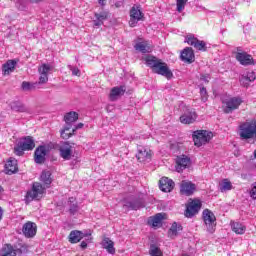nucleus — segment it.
I'll use <instances>...</instances> for the list:
<instances>
[{"instance_id":"nucleus-1","label":"nucleus","mask_w":256,"mask_h":256,"mask_svg":"<svg viewBox=\"0 0 256 256\" xmlns=\"http://www.w3.org/2000/svg\"><path fill=\"white\" fill-rule=\"evenodd\" d=\"M46 187L40 182H34L32 184L31 190L27 191L25 195L26 203H31V201H39L43 199V194L46 191Z\"/></svg>"},{"instance_id":"nucleus-2","label":"nucleus","mask_w":256,"mask_h":256,"mask_svg":"<svg viewBox=\"0 0 256 256\" xmlns=\"http://www.w3.org/2000/svg\"><path fill=\"white\" fill-rule=\"evenodd\" d=\"M239 136L242 141H247L248 139H255L256 137V120L250 122H244L240 125Z\"/></svg>"},{"instance_id":"nucleus-3","label":"nucleus","mask_w":256,"mask_h":256,"mask_svg":"<svg viewBox=\"0 0 256 256\" xmlns=\"http://www.w3.org/2000/svg\"><path fill=\"white\" fill-rule=\"evenodd\" d=\"M35 149V141L31 136L25 137L14 146V154L23 157L25 151H33Z\"/></svg>"},{"instance_id":"nucleus-4","label":"nucleus","mask_w":256,"mask_h":256,"mask_svg":"<svg viewBox=\"0 0 256 256\" xmlns=\"http://www.w3.org/2000/svg\"><path fill=\"white\" fill-rule=\"evenodd\" d=\"M195 147L207 145L213 139V132L207 130H196L192 134Z\"/></svg>"},{"instance_id":"nucleus-5","label":"nucleus","mask_w":256,"mask_h":256,"mask_svg":"<svg viewBox=\"0 0 256 256\" xmlns=\"http://www.w3.org/2000/svg\"><path fill=\"white\" fill-rule=\"evenodd\" d=\"M202 219L208 233H213L217 227V217H215V214L211 210L205 209L202 212Z\"/></svg>"},{"instance_id":"nucleus-6","label":"nucleus","mask_w":256,"mask_h":256,"mask_svg":"<svg viewBox=\"0 0 256 256\" xmlns=\"http://www.w3.org/2000/svg\"><path fill=\"white\" fill-rule=\"evenodd\" d=\"M241 105H243V99L241 97H232L223 102V111L229 114L232 111H237Z\"/></svg>"},{"instance_id":"nucleus-7","label":"nucleus","mask_w":256,"mask_h":256,"mask_svg":"<svg viewBox=\"0 0 256 256\" xmlns=\"http://www.w3.org/2000/svg\"><path fill=\"white\" fill-rule=\"evenodd\" d=\"M235 57L236 61H238L240 65H243L244 67H247L249 65H255V59H253V56L241 50V48H237Z\"/></svg>"},{"instance_id":"nucleus-8","label":"nucleus","mask_w":256,"mask_h":256,"mask_svg":"<svg viewBox=\"0 0 256 256\" xmlns=\"http://www.w3.org/2000/svg\"><path fill=\"white\" fill-rule=\"evenodd\" d=\"M153 73H156L157 75H162V77H166V79L173 78V72L171 71V69H169L167 63L163 62L162 60H160L157 66L153 69Z\"/></svg>"},{"instance_id":"nucleus-9","label":"nucleus","mask_w":256,"mask_h":256,"mask_svg":"<svg viewBox=\"0 0 256 256\" xmlns=\"http://www.w3.org/2000/svg\"><path fill=\"white\" fill-rule=\"evenodd\" d=\"M153 155V150L150 148L141 147L138 148L136 159L139 161V163H149L151 159H153Z\"/></svg>"},{"instance_id":"nucleus-10","label":"nucleus","mask_w":256,"mask_h":256,"mask_svg":"<svg viewBox=\"0 0 256 256\" xmlns=\"http://www.w3.org/2000/svg\"><path fill=\"white\" fill-rule=\"evenodd\" d=\"M201 201L199 199H194L189 202V204L186 207L185 210V217L191 218L194 217V215H197L199 211L201 210Z\"/></svg>"},{"instance_id":"nucleus-11","label":"nucleus","mask_w":256,"mask_h":256,"mask_svg":"<svg viewBox=\"0 0 256 256\" xmlns=\"http://www.w3.org/2000/svg\"><path fill=\"white\" fill-rule=\"evenodd\" d=\"M58 150L64 161H69L73 157V146L69 142H62Z\"/></svg>"},{"instance_id":"nucleus-12","label":"nucleus","mask_w":256,"mask_h":256,"mask_svg":"<svg viewBox=\"0 0 256 256\" xmlns=\"http://www.w3.org/2000/svg\"><path fill=\"white\" fill-rule=\"evenodd\" d=\"M22 233L26 239H33L37 235V224L27 221L22 227Z\"/></svg>"},{"instance_id":"nucleus-13","label":"nucleus","mask_w":256,"mask_h":256,"mask_svg":"<svg viewBox=\"0 0 256 256\" xmlns=\"http://www.w3.org/2000/svg\"><path fill=\"white\" fill-rule=\"evenodd\" d=\"M142 19H143V12H141V9L133 6L130 10V20H129L130 27H137V24Z\"/></svg>"},{"instance_id":"nucleus-14","label":"nucleus","mask_w":256,"mask_h":256,"mask_svg":"<svg viewBox=\"0 0 256 256\" xmlns=\"http://www.w3.org/2000/svg\"><path fill=\"white\" fill-rule=\"evenodd\" d=\"M197 186L191 181L183 180L180 184V193L181 195H186L187 197H191L195 193Z\"/></svg>"},{"instance_id":"nucleus-15","label":"nucleus","mask_w":256,"mask_h":256,"mask_svg":"<svg viewBox=\"0 0 256 256\" xmlns=\"http://www.w3.org/2000/svg\"><path fill=\"white\" fill-rule=\"evenodd\" d=\"M180 59L184 63H188V65H191V63H195V52L193 51V48H184L181 52Z\"/></svg>"},{"instance_id":"nucleus-16","label":"nucleus","mask_w":256,"mask_h":256,"mask_svg":"<svg viewBox=\"0 0 256 256\" xmlns=\"http://www.w3.org/2000/svg\"><path fill=\"white\" fill-rule=\"evenodd\" d=\"M186 43L194 47V49H196L197 51H207V44L205 43V41L199 40L193 36L187 37Z\"/></svg>"},{"instance_id":"nucleus-17","label":"nucleus","mask_w":256,"mask_h":256,"mask_svg":"<svg viewBox=\"0 0 256 256\" xmlns=\"http://www.w3.org/2000/svg\"><path fill=\"white\" fill-rule=\"evenodd\" d=\"M191 165V158L186 155H181L176 158V171L181 173L183 170L187 169Z\"/></svg>"},{"instance_id":"nucleus-18","label":"nucleus","mask_w":256,"mask_h":256,"mask_svg":"<svg viewBox=\"0 0 256 256\" xmlns=\"http://www.w3.org/2000/svg\"><path fill=\"white\" fill-rule=\"evenodd\" d=\"M45 157H47V146H38L34 152L35 163L39 165L45 163Z\"/></svg>"},{"instance_id":"nucleus-19","label":"nucleus","mask_w":256,"mask_h":256,"mask_svg":"<svg viewBox=\"0 0 256 256\" xmlns=\"http://www.w3.org/2000/svg\"><path fill=\"white\" fill-rule=\"evenodd\" d=\"M175 188V182L167 177H162L159 180V189L163 191V193H171Z\"/></svg>"},{"instance_id":"nucleus-20","label":"nucleus","mask_w":256,"mask_h":256,"mask_svg":"<svg viewBox=\"0 0 256 256\" xmlns=\"http://www.w3.org/2000/svg\"><path fill=\"white\" fill-rule=\"evenodd\" d=\"M125 91H127V88L125 87V85L113 87L110 90V94H109L110 101H117L118 97L125 95Z\"/></svg>"},{"instance_id":"nucleus-21","label":"nucleus","mask_w":256,"mask_h":256,"mask_svg":"<svg viewBox=\"0 0 256 256\" xmlns=\"http://www.w3.org/2000/svg\"><path fill=\"white\" fill-rule=\"evenodd\" d=\"M83 126H84L83 123L77 124L74 128H72V132H70V133H65V131H70L71 125L65 126V127L60 131V137H61L62 139H71V137H73V135H75V131H77L78 129H83Z\"/></svg>"},{"instance_id":"nucleus-22","label":"nucleus","mask_w":256,"mask_h":256,"mask_svg":"<svg viewBox=\"0 0 256 256\" xmlns=\"http://www.w3.org/2000/svg\"><path fill=\"white\" fill-rule=\"evenodd\" d=\"M17 253H23L21 249H15L11 244H4L0 250L1 256H17Z\"/></svg>"},{"instance_id":"nucleus-23","label":"nucleus","mask_w":256,"mask_h":256,"mask_svg":"<svg viewBox=\"0 0 256 256\" xmlns=\"http://www.w3.org/2000/svg\"><path fill=\"white\" fill-rule=\"evenodd\" d=\"M197 121V112L189 111L180 116V122L184 125H191Z\"/></svg>"},{"instance_id":"nucleus-24","label":"nucleus","mask_w":256,"mask_h":256,"mask_svg":"<svg viewBox=\"0 0 256 256\" xmlns=\"http://www.w3.org/2000/svg\"><path fill=\"white\" fill-rule=\"evenodd\" d=\"M19 171L17 166V160L15 158H10L5 164V173L6 175H13Z\"/></svg>"},{"instance_id":"nucleus-25","label":"nucleus","mask_w":256,"mask_h":256,"mask_svg":"<svg viewBox=\"0 0 256 256\" xmlns=\"http://www.w3.org/2000/svg\"><path fill=\"white\" fill-rule=\"evenodd\" d=\"M101 245L103 249H106L107 253L115 255V242H113L109 237L104 236Z\"/></svg>"},{"instance_id":"nucleus-26","label":"nucleus","mask_w":256,"mask_h":256,"mask_svg":"<svg viewBox=\"0 0 256 256\" xmlns=\"http://www.w3.org/2000/svg\"><path fill=\"white\" fill-rule=\"evenodd\" d=\"M163 219H165V214L158 213L148 220V225H151V227L157 229L158 227H162Z\"/></svg>"},{"instance_id":"nucleus-27","label":"nucleus","mask_w":256,"mask_h":256,"mask_svg":"<svg viewBox=\"0 0 256 256\" xmlns=\"http://www.w3.org/2000/svg\"><path fill=\"white\" fill-rule=\"evenodd\" d=\"M94 17L96 20L93 21L94 27H101L103 25V21H107L109 19V12L103 11L100 13H94Z\"/></svg>"},{"instance_id":"nucleus-28","label":"nucleus","mask_w":256,"mask_h":256,"mask_svg":"<svg viewBox=\"0 0 256 256\" xmlns=\"http://www.w3.org/2000/svg\"><path fill=\"white\" fill-rule=\"evenodd\" d=\"M136 51H140V53H151L153 51V46L149 43V41L138 42L134 46Z\"/></svg>"},{"instance_id":"nucleus-29","label":"nucleus","mask_w":256,"mask_h":256,"mask_svg":"<svg viewBox=\"0 0 256 256\" xmlns=\"http://www.w3.org/2000/svg\"><path fill=\"white\" fill-rule=\"evenodd\" d=\"M16 66H17V61L8 60L5 64L2 65L3 75H11V73H13V71H15Z\"/></svg>"},{"instance_id":"nucleus-30","label":"nucleus","mask_w":256,"mask_h":256,"mask_svg":"<svg viewBox=\"0 0 256 256\" xmlns=\"http://www.w3.org/2000/svg\"><path fill=\"white\" fill-rule=\"evenodd\" d=\"M230 227L236 235H245V231H247V227L240 222L231 221Z\"/></svg>"},{"instance_id":"nucleus-31","label":"nucleus","mask_w":256,"mask_h":256,"mask_svg":"<svg viewBox=\"0 0 256 256\" xmlns=\"http://www.w3.org/2000/svg\"><path fill=\"white\" fill-rule=\"evenodd\" d=\"M143 61H145L147 67H150V69H152L153 71L157 67V65L161 62V59L155 56L147 55L143 58Z\"/></svg>"},{"instance_id":"nucleus-32","label":"nucleus","mask_w":256,"mask_h":256,"mask_svg":"<svg viewBox=\"0 0 256 256\" xmlns=\"http://www.w3.org/2000/svg\"><path fill=\"white\" fill-rule=\"evenodd\" d=\"M40 181H41V183H43V185H44V187H46V189H49V187L51 186V183H53V177L51 176V172L43 171L40 176Z\"/></svg>"},{"instance_id":"nucleus-33","label":"nucleus","mask_w":256,"mask_h":256,"mask_svg":"<svg viewBox=\"0 0 256 256\" xmlns=\"http://www.w3.org/2000/svg\"><path fill=\"white\" fill-rule=\"evenodd\" d=\"M83 239V233L79 230H72L68 236L69 243H79Z\"/></svg>"},{"instance_id":"nucleus-34","label":"nucleus","mask_w":256,"mask_h":256,"mask_svg":"<svg viewBox=\"0 0 256 256\" xmlns=\"http://www.w3.org/2000/svg\"><path fill=\"white\" fill-rule=\"evenodd\" d=\"M181 231H183V226L174 222L168 230V236H170L171 239H174V237H177Z\"/></svg>"},{"instance_id":"nucleus-35","label":"nucleus","mask_w":256,"mask_h":256,"mask_svg":"<svg viewBox=\"0 0 256 256\" xmlns=\"http://www.w3.org/2000/svg\"><path fill=\"white\" fill-rule=\"evenodd\" d=\"M79 119V114L77 112H68L64 116V121L66 123V127H69L71 123H75Z\"/></svg>"},{"instance_id":"nucleus-36","label":"nucleus","mask_w":256,"mask_h":256,"mask_svg":"<svg viewBox=\"0 0 256 256\" xmlns=\"http://www.w3.org/2000/svg\"><path fill=\"white\" fill-rule=\"evenodd\" d=\"M149 255L150 256H163V251L161 248L157 246V244H151L149 248Z\"/></svg>"},{"instance_id":"nucleus-37","label":"nucleus","mask_w":256,"mask_h":256,"mask_svg":"<svg viewBox=\"0 0 256 256\" xmlns=\"http://www.w3.org/2000/svg\"><path fill=\"white\" fill-rule=\"evenodd\" d=\"M233 189V184L230 182L229 179H223L222 183L220 184V191L223 193L225 191H231Z\"/></svg>"},{"instance_id":"nucleus-38","label":"nucleus","mask_w":256,"mask_h":256,"mask_svg":"<svg viewBox=\"0 0 256 256\" xmlns=\"http://www.w3.org/2000/svg\"><path fill=\"white\" fill-rule=\"evenodd\" d=\"M255 79H256L255 72L251 71V72H248L247 75H242L240 81L241 83H245L246 81L248 83H252L253 81H255Z\"/></svg>"},{"instance_id":"nucleus-39","label":"nucleus","mask_w":256,"mask_h":256,"mask_svg":"<svg viewBox=\"0 0 256 256\" xmlns=\"http://www.w3.org/2000/svg\"><path fill=\"white\" fill-rule=\"evenodd\" d=\"M12 111H16L18 113H25V111H27V108L22 103L14 102L12 104Z\"/></svg>"},{"instance_id":"nucleus-40","label":"nucleus","mask_w":256,"mask_h":256,"mask_svg":"<svg viewBox=\"0 0 256 256\" xmlns=\"http://www.w3.org/2000/svg\"><path fill=\"white\" fill-rule=\"evenodd\" d=\"M51 71V66L49 64H42L38 68V73L43 75H49V72Z\"/></svg>"},{"instance_id":"nucleus-41","label":"nucleus","mask_w":256,"mask_h":256,"mask_svg":"<svg viewBox=\"0 0 256 256\" xmlns=\"http://www.w3.org/2000/svg\"><path fill=\"white\" fill-rule=\"evenodd\" d=\"M187 1L189 0H176V7L178 13H182L183 9H185V6L187 5Z\"/></svg>"},{"instance_id":"nucleus-42","label":"nucleus","mask_w":256,"mask_h":256,"mask_svg":"<svg viewBox=\"0 0 256 256\" xmlns=\"http://www.w3.org/2000/svg\"><path fill=\"white\" fill-rule=\"evenodd\" d=\"M21 87H22L23 91H33V89H35V84L24 81V82H22Z\"/></svg>"},{"instance_id":"nucleus-43","label":"nucleus","mask_w":256,"mask_h":256,"mask_svg":"<svg viewBox=\"0 0 256 256\" xmlns=\"http://www.w3.org/2000/svg\"><path fill=\"white\" fill-rule=\"evenodd\" d=\"M127 207H129L133 211H137V209H141V202L139 201L128 202Z\"/></svg>"},{"instance_id":"nucleus-44","label":"nucleus","mask_w":256,"mask_h":256,"mask_svg":"<svg viewBox=\"0 0 256 256\" xmlns=\"http://www.w3.org/2000/svg\"><path fill=\"white\" fill-rule=\"evenodd\" d=\"M47 81H49V75H47V74H40L39 84L43 85V84L47 83Z\"/></svg>"},{"instance_id":"nucleus-45","label":"nucleus","mask_w":256,"mask_h":256,"mask_svg":"<svg viewBox=\"0 0 256 256\" xmlns=\"http://www.w3.org/2000/svg\"><path fill=\"white\" fill-rule=\"evenodd\" d=\"M77 211H79V206L77 205V203L75 204H71L69 212L71 215H75V213H77Z\"/></svg>"},{"instance_id":"nucleus-46","label":"nucleus","mask_w":256,"mask_h":256,"mask_svg":"<svg viewBox=\"0 0 256 256\" xmlns=\"http://www.w3.org/2000/svg\"><path fill=\"white\" fill-rule=\"evenodd\" d=\"M200 81H203L204 83H209V81H211V75L209 74L200 75Z\"/></svg>"},{"instance_id":"nucleus-47","label":"nucleus","mask_w":256,"mask_h":256,"mask_svg":"<svg viewBox=\"0 0 256 256\" xmlns=\"http://www.w3.org/2000/svg\"><path fill=\"white\" fill-rule=\"evenodd\" d=\"M72 75L76 76V77H81V70H79V68H72Z\"/></svg>"},{"instance_id":"nucleus-48","label":"nucleus","mask_w":256,"mask_h":256,"mask_svg":"<svg viewBox=\"0 0 256 256\" xmlns=\"http://www.w3.org/2000/svg\"><path fill=\"white\" fill-rule=\"evenodd\" d=\"M200 95H202L204 99H207V89L205 87L200 89Z\"/></svg>"},{"instance_id":"nucleus-49","label":"nucleus","mask_w":256,"mask_h":256,"mask_svg":"<svg viewBox=\"0 0 256 256\" xmlns=\"http://www.w3.org/2000/svg\"><path fill=\"white\" fill-rule=\"evenodd\" d=\"M80 247H81V249H87V242L82 241V242L80 243Z\"/></svg>"},{"instance_id":"nucleus-50","label":"nucleus","mask_w":256,"mask_h":256,"mask_svg":"<svg viewBox=\"0 0 256 256\" xmlns=\"http://www.w3.org/2000/svg\"><path fill=\"white\" fill-rule=\"evenodd\" d=\"M107 0H98L99 5H101L102 7H105V3Z\"/></svg>"},{"instance_id":"nucleus-51","label":"nucleus","mask_w":256,"mask_h":256,"mask_svg":"<svg viewBox=\"0 0 256 256\" xmlns=\"http://www.w3.org/2000/svg\"><path fill=\"white\" fill-rule=\"evenodd\" d=\"M45 0H30V3H42Z\"/></svg>"},{"instance_id":"nucleus-52","label":"nucleus","mask_w":256,"mask_h":256,"mask_svg":"<svg viewBox=\"0 0 256 256\" xmlns=\"http://www.w3.org/2000/svg\"><path fill=\"white\" fill-rule=\"evenodd\" d=\"M85 237H91V233H83V239H85Z\"/></svg>"},{"instance_id":"nucleus-53","label":"nucleus","mask_w":256,"mask_h":256,"mask_svg":"<svg viewBox=\"0 0 256 256\" xmlns=\"http://www.w3.org/2000/svg\"><path fill=\"white\" fill-rule=\"evenodd\" d=\"M69 201H70V203H73V201H75V198H69Z\"/></svg>"},{"instance_id":"nucleus-54","label":"nucleus","mask_w":256,"mask_h":256,"mask_svg":"<svg viewBox=\"0 0 256 256\" xmlns=\"http://www.w3.org/2000/svg\"><path fill=\"white\" fill-rule=\"evenodd\" d=\"M0 193H3V186H0Z\"/></svg>"},{"instance_id":"nucleus-55","label":"nucleus","mask_w":256,"mask_h":256,"mask_svg":"<svg viewBox=\"0 0 256 256\" xmlns=\"http://www.w3.org/2000/svg\"><path fill=\"white\" fill-rule=\"evenodd\" d=\"M73 130L65 131V133H72Z\"/></svg>"}]
</instances>
